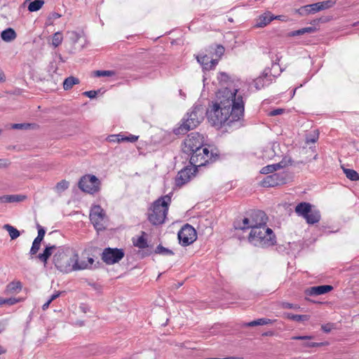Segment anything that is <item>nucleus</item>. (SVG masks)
I'll use <instances>...</instances> for the list:
<instances>
[{
  "mask_svg": "<svg viewBox=\"0 0 359 359\" xmlns=\"http://www.w3.org/2000/svg\"><path fill=\"white\" fill-rule=\"evenodd\" d=\"M90 219L97 231L105 229L107 218L105 212L100 205H94L91 208Z\"/></svg>",
  "mask_w": 359,
  "mask_h": 359,
  "instance_id": "nucleus-10",
  "label": "nucleus"
},
{
  "mask_svg": "<svg viewBox=\"0 0 359 359\" xmlns=\"http://www.w3.org/2000/svg\"><path fill=\"white\" fill-rule=\"evenodd\" d=\"M333 289L332 286L328 285L314 286L308 288L306 290V294L310 296H317L326 294Z\"/></svg>",
  "mask_w": 359,
  "mask_h": 359,
  "instance_id": "nucleus-18",
  "label": "nucleus"
},
{
  "mask_svg": "<svg viewBox=\"0 0 359 359\" xmlns=\"http://www.w3.org/2000/svg\"><path fill=\"white\" fill-rule=\"evenodd\" d=\"M224 53V48L221 45H217L216 48H215V53L216 57H217V59H219Z\"/></svg>",
  "mask_w": 359,
  "mask_h": 359,
  "instance_id": "nucleus-41",
  "label": "nucleus"
},
{
  "mask_svg": "<svg viewBox=\"0 0 359 359\" xmlns=\"http://www.w3.org/2000/svg\"><path fill=\"white\" fill-rule=\"evenodd\" d=\"M124 255L122 249L107 248L102 253V259L107 264H114L122 259Z\"/></svg>",
  "mask_w": 359,
  "mask_h": 359,
  "instance_id": "nucleus-13",
  "label": "nucleus"
},
{
  "mask_svg": "<svg viewBox=\"0 0 359 359\" xmlns=\"http://www.w3.org/2000/svg\"><path fill=\"white\" fill-rule=\"evenodd\" d=\"M3 228L8 232V234L12 240L16 239L20 235V231L16 228L10 224H4Z\"/></svg>",
  "mask_w": 359,
  "mask_h": 359,
  "instance_id": "nucleus-30",
  "label": "nucleus"
},
{
  "mask_svg": "<svg viewBox=\"0 0 359 359\" xmlns=\"http://www.w3.org/2000/svg\"><path fill=\"white\" fill-rule=\"evenodd\" d=\"M274 15L270 12L264 13L257 20L255 26L257 27H264L273 20Z\"/></svg>",
  "mask_w": 359,
  "mask_h": 359,
  "instance_id": "nucleus-21",
  "label": "nucleus"
},
{
  "mask_svg": "<svg viewBox=\"0 0 359 359\" xmlns=\"http://www.w3.org/2000/svg\"><path fill=\"white\" fill-rule=\"evenodd\" d=\"M344 172L346 177L351 181H358L359 180V174L353 169L344 168Z\"/></svg>",
  "mask_w": 359,
  "mask_h": 359,
  "instance_id": "nucleus-34",
  "label": "nucleus"
},
{
  "mask_svg": "<svg viewBox=\"0 0 359 359\" xmlns=\"http://www.w3.org/2000/svg\"><path fill=\"white\" fill-rule=\"evenodd\" d=\"M79 83V79L74 76H69L65 79L63 82V88L65 90H70L72 87Z\"/></svg>",
  "mask_w": 359,
  "mask_h": 359,
  "instance_id": "nucleus-28",
  "label": "nucleus"
},
{
  "mask_svg": "<svg viewBox=\"0 0 359 359\" xmlns=\"http://www.w3.org/2000/svg\"><path fill=\"white\" fill-rule=\"evenodd\" d=\"M5 330H6L5 324L2 321H0V334H1Z\"/></svg>",
  "mask_w": 359,
  "mask_h": 359,
  "instance_id": "nucleus-59",
  "label": "nucleus"
},
{
  "mask_svg": "<svg viewBox=\"0 0 359 359\" xmlns=\"http://www.w3.org/2000/svg\"><path fill=\"white\" fill-rule=\"evenodd\" d=\"M248 240L251 245L259 248L272 246L276 243L274 233L266 224L250 230Z\"/></svg>",
  "mask_w": 359,
  "mask_h": 359,
  "instance_id": "nucleus-4",
  "label": "nucleus"
},
{
  "mask_svg": "<svg viewBox=\"0 0 359 359\" xmlns=\"http://www.w3.org/2000/svg\"><path fill=\"white\" fill-rule=\"evenodd\" d=\"M189 163L194 168L196 172L198 167L205 165L207 163L215 160V156L212 152H210L207 147H203L188 155Z\"/></svg>",
  "mask_w": 359,
  "mask_h": 359,
  "instance_id": "nucleus-8",
  "label": "nucleus"
},
{
  "mask_svg": "<svg viewBox=\"0 0 359 359\" xmlns=\"http://www.w3.org/2000/svg\"><path fill=\"white\" fill-rule=\"evenodd\" d=\"M285 16L283 15H274L273 20H284Z\"/></svg>",
  "mask_w": 359,
  "mask_h": 359,
  "instance_id": "nucleus-63",
  "label": "nucleus"
},
{
  "mask_svg": "<svg viewBox=\"0 0 359 359\" xmlns=\"http://www.w3.org/2000/svg\"><path fill=\"white\" fill-rule=\"evenodd\" d=\"M43 238L42 237H40V236H36L34 241H35L36 243H39V244H41V241H43Z\"/></svg>",
  "mask_w": 359,
  "mask_h": 359,
  "instance_id": "nucleus-60",
  "label": "nucleus"
},
{
  "mask_svg": "<svg viewBox=\"0 0 359 359\" xmlns=\"http://www.w3.org/2000/svg\"><path fill=\"white\" fill-rule=\"evenodd\" d=\"M25 198V196L22 195H8L9 203L20 202Z\"/></svg>",
  "mask_w": 359,
  "mask_h": 359,
  "instance_id": "nucleus-40",
  "label": "nucleus"
},
{
  "mask_svg": "<svg viewBox=\"0 0 359 359\" xmlns=\"http://www.w3.org/2000/svg\"><path fill=\"white\" fill-rule=\"evenodd\" d=\"M228 75L226 73L222 72L219 74V76H218V79L220 81H225L228 79Z\"/></svg>",
  "mask_w": 359,
  "mask_h": 359,
  "instance_id": "nucleus-54",
  "label": "nucleus"
},
{
  "mask_svg": "<svg viewBox=\"0 0 359 359\" xmlns=\"http://www.w3.org/2000/svg\"><path fill=\"white\" fill-rule=\"evenodd\" d=\"M146 233L144 231H142V235L139 236L137 239L133 238V245L140 248V249H144L148 247L147 240L145 238Z\"/></svg>",
  "mask_w": 359,
  "mask_h": 359,
  "instance_id": "nucleus-25",
  "label": "nucleus"
},
{
  "mask_svg": "<svg viewBox=\"0 0 359 359\" xmlns=\"http://www.w3.org/2000/svg\"><path fill=\"white\" fill-rule=\"evenodd\" d=\"M116 136H118V137H117V139L116 140V142H125V136L124 135H123L121 134H118V135H116Z\"/></svg>",
  "mask_w": 359,
  "mask_h": 359,
  "instance_id": "nucleus-57",
  "label": "nucleus"
},
{
  "mask_svg": "<svg viewBox=\"0 0 359 359\" xmlns=\"http://www.w3.org/2000/svg\"><path fill=\"white\" fill-rule=\"evenodd\" d=\"M94 75L97 77L112 76L115 75V72L111 70H97L94 72Z\"/></svg>",
  "mask_w": 359,
  "mask_h": 359,
  "instance_id": "nucleus-39",
  "label": "nucleus"
},
{
  "mask_svg": "<svg viewBox=\"0 0 359 359\" xmlns=\"http://www.w3.org/2000/svg\"><path fill=\"white\" fill-rule=\"evenodd\" d=\"M321 329L325 332H330L331 329H332V325L330 324H326V325H323L321 326Z\"/></svg>",
  "mask_w": 359,
  "mask_h": 359,
  "instance_id": "nucleus-53",
  "label": "nucleus"
},
{
  "mask_svg": "<svg viewBox=\"0 0 359 359\" xmlns=\"http://www.w3.org/2000/svg\"><path fill=\"white\" fill-rule=\"evenodd\" d=\"M283 111H284V109H276L271 111L269 114L271 116H277V115L281 114L283 113Z\"/></svg>",
  "mask_w": 359,
  "mask_h": 359,
  "instance_id": "nucleus-49",
  "label": "nucleus"
},
{
  "mask_svg": "<svg viewBox=\"0 0 359 359\" xmlns=\"http://www.w3.org/2000/svg\"><path fill=\"white\" fill-rule=\"evenodd\" d=\"M37 229H38V235L37 236L44 238L45 233H46V230L44 229V228H43L39 224H37Z\"/></svg>",
  "mask_w": 359,
  "mask_h": 359,
  "instance_id": "nucleus-50",
  "label": "nucleus"
},
{
  "mask_svg": "<svg viewBox=\"0 0 359 359\" xmlns=\"http://www.w3.org/2000/svg\"><path fill=\"white\" fill-rule=\"evenodd\" d=\"M1 36L3 41L6 42H11L15 39L17 34L13 28H7L2 31Z\"/></svg>",
  "mask_w": 359,
  "mask_h": 359,
  "instance_id": "nucleus-24",
  "label": "nucleus"
},
{
  "mask_svg": "<svg viewBox=\"0 0 359 359\" xmlns=\"http://www.w3.org/2000/svg\"><path fill=\"white\" fill-rule=\"evenodd\" d=\"M170 194L161 196L149 208L148 220L153 225H159L164 223L171 203Z\"/></svg>",
  "mask_w": 359,
  "mask_h": 359,
  "instance_id": "nucleus-3",
  "label": "nucleus"
},
{
  "mask_svg": "<svg viewBox=\"0 0 359 359\" xmlns=\"http://www.w3.org/2000/svg\"><path fill=\"white\" fill-rule=\"evenodd\" d=\"M327 343H323V342H320V343H318V342H314L313 346L314 347H318V346H324L325 344H327Z\"/></svg>",
  "mask_w": 359,
  "mask_h": 359,
  "instance_id": "nucleus-62",
  "label": "nucleus"
},
{
  "mask_svg": "<svg viewBox=\"0 0 359 359\" xmlns=\"http://www.w3.org/2000/svg\"><path fill=\"white\" fill-rule=\"evenodd\" d=\"M287 174L285 172L273 173L266 176L261 182L263 187H273L286 183Z\"/></svg>",
  "mask_w": 359,
  "mask_h": 359,
  "instance_id": "nucleus-14",
  "label": "nucleus"
},
{
  "mask_svg": "<svg viewBox=\"0 0 359 359\" xmlns=\"http://www.w3.org/2000/svg\"><path fill=\"white\" fill-rule=\"evenodd\" d=\"M318 12L317 4H311L301 6L296 10V13L301 16H305L310 14H315Z\"/></svg>",
  "mask_w": 359,
  "mask_h": 359,
  "instance_id": "nucleus-19",
  "label": "nucleus"
},
{
  "mask_svg": "<svg viewBox=\"0 0 359 359\" xmlns=\"http://www.w3.org/2000/svg\"><path fill=\"white\" fill-rule=\"evenodd\" d=\"M5 81V76L2 71L0 70V82Z\"/></svg>",
  "mask_w": 359,
  "mask_h": 359,
  "instance_id": "nucleus-64",
  "label": "nucleus"
},
{
  "mask_svg": "<svg viewBox=\"0 0 359 359\" xmlns=\"http://www.w3.org/2000/svg\"><path fill=\"white\" fill-rule=\"evenodd\" d=\"M60 292H56L55 293L53 294L50 296V299H48L49 302H52L53 301H54L55 299L60 297Z\"/></svg>",
  "mask_w": 359,
  "mask_h": 359,
  "instance_id": "nucleus-55",
  "label": "nucleus"
},
{
  "mask_svg": "<svg viewBox=\"0 0 359 359\" xmlns=\"http://www.w3.org/2000/svg\"><path fill=\"white\" fill-rule=\"evenodd\" d=\"M273 323V320L269 318H259L252 321H250L249 323H247L245 324L247 327H254V326H258V325H265L268 324H271Z\"/></svg>",
  "mask_w": 359,
  "mask_h": 359,
  "instance_id": "nucleus-27",
  "label": "nucleus"
},
{
  "mask_svg": "<svg viewBox=\"0 0 359 359\" xmlns=\"http://www.w3.org/2000/svg\"><path fill=\"white\" fill-rule=\"evenodd\" d=\"M22 289V284L20 281H13L8 283L6 286V291L8 292H18Z\"/></svg>",
  "mask_w": 359,
  "mask_h": 359,
  "instance_id": "nucleus-33",
  "label": "nucleus"
},
{
  "mask_svg": "<svg viewBox=\"0 0 359 359\" xmlns=\"http://www.w3.org/2000/svg\"><path fill=\"white\" fill-rule=\"evenodd\" d=\"M69 187V182L65 180L57 183L55 186V190L58 193H61Z\"/></svg>",
  "mask_w": 359,
  "mask_h": 359,
  "instance_id": "nucleus-38",
  "label": "nucleus"
},
{
  "mask_svg": "<svg viewBox=\"0 0 359 359\" xmlns=\"http://www.w3.org/2000/svg\"><path fill=\"white\" fill-rule=\"evenodd\" d=\"M238 90L229 88L219 89L216 98L209 104L205 114L208 122L213 126H229L238 128L242 126L245 103Z\"/></svg>",
  "mask_w": 359,
  "mask_h": 359,
  "instance_id": "nucleus-1",
  "label": "nucleus"
},
{
  "mask_svg": "<svg viewBox=\"0 0 359 359\" xmlns=\"http://www.w3.org/2000/svg\"><path fill=\"white\" fill-rule=\"evenodd\" d=\"M27 3H29L27 6L28 11L29 12H36L42 8L45 2L44 0H34L33 1L31 0H25L22 6H25Z\"/></svg>",
  "mask_w": 359,
  "mask_h": 359,
  "instance_id": "nucleus-22",
  "label": "nucleus"
},
{
  "mask_svg": "<svg viewBox=\"0 0 359 359\" xmlns=\"http://www.w3.org/2000/svg\"><path fill=\"white\" fill-rule=\"evenodd\" d=\"M316 31V28L314 27H308L299 29L298 30H294L288 34L289 36H297L303 35L305 34H311L314 33Z\"/></svg>",
  "mask_w": 359,
  "mask_h": 359,
  "instance_id": "nucleus-26",
  "label": "nucleus"
},
{
  "mask_svg": "<svg viewBox=\"0 0 359 359\" xmlns=\"http://www.w3.org/2000/svg\"><path fill=\"white\" fill-rule=\"evenodd\" d=\"M68 38L73 44L76 43L80 39L81 35L76 31H69L67 32Z\"/></svg>",
  "mask_w": 359,
  "mask_h": 359,
  "instance_id": "nucleus-37",
  "label": "nucleus"
},
{
  "mask_svg": "<svg viewBox=\"0 0 359 359\" xmlns=\"http://www.w3.org/2000/svg\"><path fill=\"white\" fill-rule=\"evenodd\" d=\"M318 138V135H313L312 137H306V142L307 144L314 143V142H316L317 141Z\"/></svg>",
  "mask_w": 359,
  "mask_h": 359,
  "instance_id": "nucleus-51",
  "label": "nucleus"
},
{
  "mask_svg": "<svg viewBox=\"0 0 359 359\" xmlns=\"http://www.w3.org/2000/svg\"><path fill=\"white\" fill-rule=\"evenodd\" d=\"M317 6L318 12L324 10L332 8L335 4L336 1L333 0H326L323 1L317 2Z\"/></svg>",
  "mask_w": 359,
  "mask_h": 359,
  "instance_id": "nucleus-29",
  "label": "nucleus"
},
{
  "mask_svg": "<svg viewBox=\"0 0 359 359\" xmlns=\"http://www.w3.org/2000/svg\"><path fill=\"white\" fill-rule=\"evenodd\" d=\"M281 306L283 309H298L299 306L297 304H293L289 302H282Z\"/></svg>",
  "mask_w": 359,
  "mask_h": 359,
  "instance_id": "nucleus-43",
  "label": "nucleus"
},
{
  "mask_svg": "<svg viewBox=\"0 0 359 359\" xmlns=\"http://www.w3.org/2000/svg\"><path fill=\"white\" fill-rule=\"evenodd\" d=\"M194 174V168L186 167L182 169L177 174L175 179L177 186H182L187 183Z\"/></svg>",
  "mask_w": 359,
  "mask_h": 359,
  "instance_id": "nucleus-16",
  "label": "nucleus"
},
{
  "mask_svg": "<svg viewBox=\"0 0 359 359\" xmlns=\"http://www.w3.org/2000/svg\"><path fill=\"white\" fill-rule=\"evenodd\" d=\"M53 264L61 272L69 273L72 271L84 270L86 265L79 263L77 251L70 247L60 246L53 255Z\"/></svg>",
  "mask_w": 359,
  "mask_h": 359,
  "instance_id": "nucleus-2",
  "label": "nucleus"
},
{
  "mask_svg": "<svg viewBox=\"0 0 359 359\" xmlns=\"http://www.w3.org/2000/svg\"><path fill=\"white\" fill-rule=\"evenodd\" d=\"M196 59L205 70L214 69L218 63V59H214L208 55H198L196 56Z\"/></svg>",
  "mask_w": 359,
  "mask_h": 359,
  "instance_id": "nucleus-17",
  "label": "nucleus"
},
{
  "mask_svg": "<svg viewBox=\"0 0 359 359\" xmlns=\"http://www.w3.org/2000/svg\"><path fill=\"white\" fill-rule=\"evenodd\" d=\"M9 203L8 195H4L0 196V203Z\"/></svg>",
  "mask_w": 359,
  "mask_h": 359,
  "instance_id": "nucleus-56",
  "label": "nucleus"
},
{
  "mask_svg": "<svg viewBox=\"0 0 359 359\" xmlns=\"http://www.w3.org/2000/svg\"><path fill=\"white\" fill-rule=\"evenodd\" d=\"M118 136H116V135H112L108 137L109 142H116V139Z\"/></svg>",
  "mask_w": 359,
  "mask_h": 359,
  "instance_id": "nucleus-58",
  "label": "nucleus"
},
{
  "mask_svg": "<svg viewBox=\"0 0 359 359\" xmlns=\"http://www.w3.org/2000/svg\"><path fill=\"white\" fill-rule=\"evenodd\" d=\"M283 166L280 165V163H275L271 165H268L266 166L263 167L260 172L262 174L267 175L269 173H272L273 172L277 170L278 169L282 168Z\"/></svg>",
  "mask_w": 359,
  "mask_h": 359,
  "instance_id": "nucleus-32",
  "label": "nucleus"
},
{
  "mask_svg": "<svg viewBox=\"0 0 359 359\" xmlns=\"http://www.w3.org/2000/svg\"><path fill=\"white\" fill-rule=\"evenodd\" d=\"M177 236L180 243L182 246H188L196 240L197 233L191 225L186 224L179 231Z\"/></svg>",
  "mask_w": 359,
  "mask_h": 359,
  "instance_id": "nucleus-12",
  "label": "nucleus"
},
{
  "mask_svg": "<svg viewBox=\"0 0 359 359\" xmlns=\"http://www.w3.org/2000/svg\"><path fill=\"white\" fill-rule=\"evenodd\" d=\"M204 113L201 105L194 106L183 118L182 123L174 129V133L176 135H183L190 130L196 128L203 120Z\"/></svg>",
  "mask_w": 359,
  "mask_h": 359,
  "instance_id": "nucleus-5",
  "label": "nucleus"
},
{
  "mask_svg": "<svg viewBox=\"0 0 359 359\" xmlns=\"http://www.w3.org/2000/svg\"><path fill=\"white\" fill-rule=\"evenodd\" d=\"M57 248L55 245H46L42 253L38 255V259L42 262L44 265L48 262V259L53 255V251H57Z\"/></svg>",
  "mask_w": 359,
  "mask_h": 359,
  "instance_id": "nucleus-20",
  "label": "nucleus"
},
{
  "mask_svg": "<svg viewBox=\"0 0 359 359\" xmlns=\"http://www.w3.org/2000/svg\"><path fill=\"white\" fill-rule=\"evenodd\" d=\"M284 316L290 320L297 322L305 321L309 319V316L307 315H297L291 313H285Z\"/></svg>",
  "mask_w": 359,
  "mask_h": 359,
  "instance_id": "nucleus-31",
  "label": "nucleus"
},
{
  "mask_svg": "<svg viewBox=\"0 0 359 359\" xmlns=\"http://www.w3.org/2000/svg\"><path fill=\"white\" fill-rule=\"evenodd\" d=\"M79 263H83L86 265L85 269H89L90 266L94 263V259L92 257H88L87 260H79Z\"/></svg>",
  "mask_w": 359,
  "mask_h": 359,
  "instance_id": "nucleus-45",
  "label": "nucleus"
},
{
  "mask_svg": "<svg viewBox=\"0 0 359 359\" xmlns=\"http://www.w3.org/2000/svg\"><path fill=\"white\" fill-rule=\"evenodd\" d=\"M18 302V299L14 297L5 298V304L11 306Z\"/></svg>",
  "mask_w": 359,
  "mask_h": 359,
  "instance_id": "nucleus-46",
  "label": "nucleus"
},
{
  "mask_svg": "<svg viewBox=\"0 0 359 359\" xmlns=\"http://www.w3.org/2000/svg\"><path fill=\"white\" fill-rule=\"evenodd\" d=\"M294 210L297 215L305 219L308 224H317L321 219L320 210L313 208L312 205L307 202H302L297 204Z\"/></svg>",
  "mask_w": 359,
  "mask_h": 359,
  "instance_id": "nucleus-7",
  "label": "nucleus"
},
{
  "mask_svg": "<svg viewBox=\"0 0 359 359\" xmlns=\"http://www.w3.org/2000/svg\"><path fill=\"white\" fill-rule=\"evenodd\" d=\"M274 80V76L271 70L265 69L262 74L255 80V86L257 90H260L270 85Z\"/></svg>",
  "mask_w": 359,
  "mask_h": 359,
  "instance_id": "nucleus-15",
  "label": "nucleus"
},
{
  "mask_svg": "<svg viewBox=\"0 0 359 359\" xmlns=\"http://www.w3.org/2000/svg\"><path fill=\"white\" fill-rule=\"evenodd\" d=\"M97 95V91L96 90H89L83 93V95L89 97V98H95Z\"/></svg>",
  "mask_w": 359,
  "mask_h": 359,
  "instance_id": "nucleus-47",
  "label": "nucleus"
},
{
  "mask_svg": "<svg viewBox=\"0 0 359 359\" xmlns=\"http://www.w3.org/2000/svg\"><path fill=\"white\" fill-rule=\"evenodd\" d=\"M51 302H49V301L48 300L43 306H42V309L43 311H46L48 307H49V305Z\"/></svg>",
  "mask_w": 359,
  "mask_h": 359,
  "instance_id": "nucleus-61",
  "label": "nucleus"
},
{
  "mask_svg": "<svg viewBox=\"0 0 359 359\" xmlns=\"http://www.w3.org/2000/svg\"><path fill=\"white\" fill-rule=\"evenodd\" d=\"M282 53L283 51L278 48H273L270 49L269 55L271 58L273 67L276 65H278V62L283 57Z\"/></svg>",
  "mask_w": 359,
  "mask_h": 359,
  "instance_id": "nucleus-23",
  "label": "nucleus"
},
{
  "mask_svg": "<svg viewBox=\"0 0 359 359\" xmlns=\"http://www.w3.org/2000/svg\"><path fill=\"white\" fill-rule=\"evenodd\" d=\"M40 246H41V244H39V243H36L35 241H33L32 245L30 251H29V254L31 255H36L38 252L39 250L40 249Z\"/></svg>",
  "mask_w": 359,
  "mask_h": 359,
  "instance_id": "nucleus-42",
  "label": "nucleus"
},
{
  "mask_svg": "<svg viewBox=\"0 0 359 359\" xmlns=\"http://www.w3.org/2000/svg\"><path fill=\"white\" fill-rule=\"evenodd\" d=\"M63 41V36L60 32H55L52 38V45L56 48L58 47Z\"/></svg>",
  "mask_w": 359,
  "mask_h": 359,
  "instance_id": "nucleus-35",
  "label": "nucleus"
},
{
  "mask_svg": "<svg viewBox=\"0 0 359 359\" xmlns=\"http://www.w3.org/2000/svg\"><path fill=\"white\" fill-rule=\"evenodd\" d=\"M29 128V124L26 123H14L12 125L13 129L22 130V129H28Z\"/></svg>",
  "mask_w": 359,
  "mask_h": 359,
  "instance_id": "nucleus-44",
  "label": "nucleus"
},
{
  "mask_svg": "<svg viewBox=\"0 0 359 359\" xmlns=\"http://www.w3.org/2000/svg\"><path fill=\"white\" fill-rule=\"evenodd\" d=\"M155 253L159 254V255H173L174 252L165 247H163L161 245H158L156 248L155 249Z\"/></svg>",
  "mask_w": 359,
  "mask_h": 359,
  "instance_id": "nucleus-36",
  "label": "nucleus"
},
{
  "mask_svg": "<svg viewBox=\"0 0 359 359\" xmlns=\"http://www.w3.org/2000/svg\"><path fill=\"white\" fill-rule=\"evenodd\" d=\"M268 217L262 210H251L246 214L242 219H237L234 222L236 229L247 230L253 229L266 224Z\"/></svg>",
  "mask_w": 359,
  "mask_h": 359,
  "instance_id": "nucleus-6",
  "label": "nucleus"
},
{
  "mask_svg": "<svg viewBox=\"0 0 359 359\" xmlns=\"http://www.w3.org/2000/svg\"><path fill=\"white\" fill-rule=\"evenodd\" d=\"M203 147H204L203 137L198 133H191L184 140L182 149L183 153L190 155V153Z\"/></svg>",
  "mask_w": 359,
  "mask_h": 359,
  "instance_id": "nucleus-9",
  "label": "nucleus"
},
{
  "mask_svg": "<svg viewBox=\"0 0 359 359\" xmlns=\"http://www.w3.org/2000/svg\"><path fill=\"white\" fill-rule=\"evenodd\" d=\"M100 182L95 175H86L79 182V187L83 192L93 194L100 190Z\"/></svg>",
  "mask_w": 359,
  "mask_h": 359,
  "instance_id": "nucleus-11",
  "label": "nucleus"
},
{
  "mask_svg": "<svg viewBox=\"0 0 359 359\" xmlns=\"http://www.w3.org/2000/svg\"><path fill=\"white\" fill-rule=\"evenodd\" d=\"M138 139V136L134 135H130L125 136V142H135Z\"/></svg>",
  "mask_w": 359,
  "mask_h": 359,
  "instance_id": "nucleus-48",
  "label": "nucleus"
},
{
  "mask_svg": "<svg viewBox=\"0 0 359 359\" xmlns=\"http://www.w3.org/2000/svg\"><path fill=\"white\" fill-rule=\"evenodd\" d=\"M313 337L311 336H295L292 337V339L294 340H304V339H311Z\"/></svg>",
  "mask_w": 359,
  "mask_h": 359,
  "instance_id": "nucleus-52",
  "label": "nucleus"
}]
</instances>
